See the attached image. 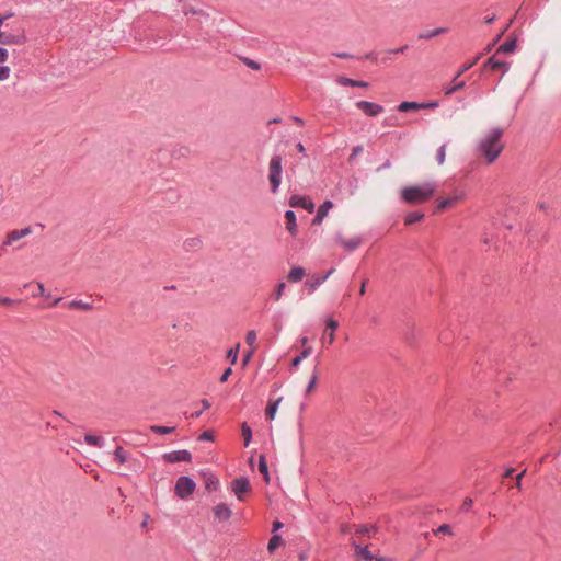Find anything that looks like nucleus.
<instances>
[{
  "instance_id": "nucleus-1",
  "label": "nucleus",
  "mask_w": 561,
  "mask_h": 561,
  "mask_svg": "<svg viewBox=\"0 0 561 561\" xmlns=\"http://www.w3.org/2000/svg\"><path fill=\"white\" fill-rule=\"evenodd\" d=\"M503 129L495 127L490 129L478 142V156L484 159L486 164L493 163L501 154L504 144L501 138Z\"/></svg>"
},
{
  "instance_id": "nucleus-2",
  "label": "nucleus",
  "mask_w": 561,
  "mask_h": 561,
  "mask_svg": "<svg viewBox=\"0 0 561 561\" xmlns=\"http://www.w3.org/2000/svg\"><path fill=\"white\" fill-rule=\"evenodd\" d=\"M436 185L426 182L421 185L405 186L401 190V198L407 204H422L427 202L435 193Z\"/></svg>"
},
{
  "instance_id": "nucleus-3",
  "label": "nucleus",
  "mask_w": 561,
  "mask_h": 561,
  "mask_svg": "<svg viewBox=\"0 0 561 561\" xmlns=\"http://www.w3.org/2000/svg\"><path fill=\"white\" fill-rule=\"evenodd\" d=\"M282 157L274 154L268 163V182L271 185V192L276 193L282 182Z\"/></svg>"
},
{
  "instance_id": "nucleus-4",
  "label": "nucleus",
  "mask_w": 561,
  "mask_h": 561,
  "mask_svg": "<svg viewBox=\"0 0 561 561\" xmlns=\"http://www.w3.org/2000/svg\"><path fill=\"white\" fill-rule=\"evenodd\" d=\"M525 476V470L517 471L516 469H507L501 479V486L512 490V489H522L524 486L523 479Z\"/></svg>"
},
{
  "instance_id": "nucleus-5",
  "label": "nucleus",
  "mask_w": 561,
  "mask_h": 561,
  "mask_svg": "<svg viewBox=\"0 0 561 561\" xmlns=\"http://www.w3.org/2000/svg\"><path fill=\"white\" fill-rule=\"evenodd\" d=\"M32 233V229L31 227H25L23 229H14V230H11L7 233L4 240H3V243L2 245L5 248V247H10L12 245L13 243L20 241L21 239L30 236Z\"/></svg>"
},
{
  "instance_id": "nucleus-6",
  "label": "nucleus",
  "mask_w": 561,
  "mask_h": 561,
  "mask_svg": "<svg viewBox=\"0 0 561 561\" xmlns=\"http://www.w3.org/2000/svg\"><path fill=\"white\" fill-rule=\"evenodd\" d=\"M465 199L463 192H456L447 198L439 199L437 203L436 210L444 211L448 208L455 207L458 203Z\"/></svg>"
},
{
  "instance_id": "nucleus-7",
  "label": "nucleus",
  "mask_w": 561,
  "mask_h": 561,
  "mask_svg": "<svg viewBox=\"0 0 561 561\" xmlns=\"http://www.w3.org/2000/svg\"><path fill=\"white\" fill-rule=\"evenodd\" d=\"M356 107L363 111L367 116L374 117L383 112V107L369 101H358Z\"/></svg>"
},
{
  "instance_id": "nucleus-8",
  "label": "nucleus",
  "mask_w": 561,
  "mask_h": 561,
  "mask_svg": "<svg viewBox=\"0 0 561 561\" xmlns=\"http://www.w3.org/2000/svg\"><path fill=\"white\" fill-rule=\"evenodd\" d=\"M339 328V322L334 320L333 318L328 319L327 325L322 335V343L323 344H333L335 341V330Z\"/></svg>"
},
{
  "instance_id": "nucleus-9",
  "label": "nucleus",
  "mask_w": 561,
  "mask_h": 561,
  "mask_svg": "<svg viewBox=\"0 0 561 561\" xmlns=\"http://www.w3.org/2000/svg\"><path fill=\"white\" fill-rule=\"evenodd\" d=\"M163 460L167 462H190L192 460V456L188 450H175L164 454Z\"/></svg>"
},
{
  "instance_id": "nucleus-10",
  "label": "nucleus",
  "mask_w": 561,
  "mask_h": 561,
  "mask_svg": "<svg viewBox=\"0 0 561 561\" xmlns=\"http://www.w3.org/2000/svg\"><path fill=\"white\" fill-rule=\"evenodd\" d=\"M289 205L291 207L305 208L309 213H312L314 210V204L310 199H308L307 197L300 196V195H293L289 198Z\"/></svg>"
},
{
  "instance_id": "nucleus-11",
  "label": "nucleus",
  "mask_w": 561,
  "mask_h": 561,
  "mask_svg": "<svg viewBox=\"0 0 561 561\" xmlns=\"http://www.w3.org/2000/svg\"><path fill=\"white\" fill-rule=\"evenodd\" d=\"M114 459L121 465L130 462L133 468H140L139 462L135 459H130L129 454L123 447L116 448V450L114 451Z\"/></svg>"
},
{
  "instance_id": "nucleus-12",
  "label": "nucleus",
  "mask_w": 561,
  "mask_h": 561,
  "mask_svg": "<svg viewBox=\"0 0 561 561\" xmlns=\"http://www.w3.org/2000/svg\"><path fill=\"white\" fill-rule=\"evenodd\" d=\"M215 518L219 522L228 520L231 516V510L227 504L220 503L214 507Z\"/></svg>"
},
{
  "instance_id": "nucleus-13",
  "label": "nucleus",
  "mask_w": 561,
  "mask_h": 561,
  "mask_svg": "<svg viewBox=\"0 0 561 561\" xmlns=\"http://www.w3.org/2000/svg\"><path fill=\"white\" fill-rule=\"evenodd\" d=\"M204 486L207 491L216 490L219 486L218 478L211 472H202Z\"/></svg>"
},
{
  "instance_id": "nucleus-14",
  "label": "nucleus",
  "mask_w": 561,
  "mask_h": 561,
  "mask_svg": "<svg viewBox=\"0 0 561 561\" xmlns=\"http://www.w3.org/2000/svg\"><path fill=\"white\" fill-rule=\"evenodd\" d=\"M332 207L333 203L331 201H325L322 205H320L317 215L312 220V224L320 225Z\"/></svg>"
},
{
  "instance_id": "nucleus-15",
  "label": "nucleus",
  "mask_w": 561,
  "mask_h": 561,
  "mask_svg": "<svg viewBox=\"0 0 561 561\" xmlns=\"http://www.w3.org/2000/svg\"><path fill=\"white\" fill-rule=\"evenodd\" d=\"M195 482L188 477H181L175 484V491H194Z\"/></svg>"
},
{
  "instance_id": "nucleus-16",
  "label": "nucleus",
  "mask_w": 561,
  "mask_h": 561,
  "mask_svg": "<svg viewBox=\"0 0 561 561\" xmlns=\"http://www.w3.org/2000/svg\"><path fill=\"white\" fill-rule=\"evenodd\" d=\"M283 398H278L276 400H270L267 403V407L265 409V416L268 421H273L276 416L279 403L282 402Z\"/></svg>"
},
{
  "instance_id": "nucleus-17",
  "label": "nucleus",
  "mask_w": 561,
  "mask_h": 561,
  "mask_svg": "<svg viewBox=\"0 0 561 561\" xmlns=\"http://www.w3.org/2000/svg\"><path fill=\"white\" fill-rule=\"evenodd\" d=\"M286 219V229L288 232L295 237L297 234V224H296V215L293 210H287L285 213Z\"/></svg>"
},
{
  "instance_id": "nucleus-18",
  "label": "nucleus",
  "mask_w": 561,
  "mask_h": 561,
  "mask_svg": "<svg viewBox=\"0 0 561 561\" xmlns=\"http://www.w3.org/2000/svg\"><path fill=\"white\" fill-rule=\"evenodd\" d=\"M337 242L348 251L355 250L360 244L359 238L345 239L342 236H337Z\"/></svg>"
},
{
  "instance_id": "nucleus-19",
  "label": "nucleus",
  "mask_w": 561,
  "mask_h": 561,
  "mask_svg": "<svg viewBox=\"0 0 561 561\" xmlns=\"http://www.w3.org/2000/svg\"><path fill=\"white\" fill-rule=\"evenodd\" d=\"M305 275H306L305 268L299 267V266L293 267L287 275V279L291 283H297V282H300Z\"/></svg>"
},
{
  "instance_id": "nucleus-20",
  "label": "nucleus",
  "mask_w": 561,
  "mask_h": 561,
  "mask_svg": "<svg viewBox=\"0 0 561 561\" xmlns=\"http://www.w3.org/2000/svg\"><path fill=\"white\" fill-rule=\"evenodd\" d=\"M249 488V480L244 477H240L232 481L231 491H248Z\"/></svg>"
},
{
  "instance_id": "nucleus-21",
  "label": "nucleus",
  "mask_w": 561,
  "mask_h": 561,
  "mask_svg": "<svg viewBox=\"0 0 561 561\" xmlns=\"http://www.w3.org/2000/svg\"><path fill=\"white\" fill-rule=\"evenodd\" d=\"M336 82L341 85H350V87H360V88H367L368 83L365 81H357L353 80L346 77H339L336 79Z\"/></svg>"
},
{
  "instance_id": "nucleus-22",
  "label": "nucleus",
  "mask_w": 561,
  "mask_h": 561,
  "mask_svg": "<svg viewBox=\"0 0 561 561\" xmlns=\"http://www.w3.org/2000/svg\"><path fill=\"white\" fill-rule=\"evenodd\" d=\"M447 32H448V28H446V27H437V28H434V30H432L430 32L421 33L419 35V38L420 39H430V38L436 37L438 35L445 34Z\"/></svg>"
},
{
  "instance_id": "nucleus-23",
  "label": "nucleus",
  "mask_w": 561,
  "mask_h": 561,
  "mask_svg": "<svg viewBox=\"0 0 561 561\" xmlns=\"http://www.w3.org/2000/svg\"><path fill=\"white\" fill-rule=\"evenodd\" d=\"M67 307L71 310L80 309V310L89 311L92 309V306L90 304L84 302L82 300H72V301L68 302Z\"/></svg>"
},
{
  "instance_id": "nucleus-24",
  "label": "nucleus",
  "mask_w": 561,
  "mask_h": 561,
  "mask_svg": "<svg viewBox=\"0 0 561 561\" xmlns=\"http://www.w3.org/2000/svg\"><path fill=\"white\" fill-rule=\"evenodd\" d=\"M398 110L400 112L417 111L421 110V105L417 102L404 101L399 104Z\"/></svg>"
},
{
  "instance_id": "nucleus-25",
  "label": "nucleus",
  "mask_w": 561,
  "mask_h": 561,
  "mask_svg": "<svg viewBox=\"0 0 561 561\" xmlns=\"http://www.w3.org/2000/svg\"><path fill=\"white\" fill-rule=\"evenodd\" d=\"M182 11L184 15H205L203 10L197 9L186 2L183 3Z\"/></svg>"
},
{
  "instance_id": "nucleus-26",
  "label": "nucleus",
  "mask_w": 561,
  "mask_h": 561,
  "mask_svg": "<svg viewBox=\"0 0 561 561\" xmlns=\"http://www.w3.org/2000/svg\"><path fill=\"white\" fill-rule=\"evenodd\" d=\"M282 545H283L282 537L279 535H273L268 541L267 549L272 553Z\"/></svg>"
},
{
  "instance_id": "nucleus-27",
  "label": "nucleus",
  "mask_w": 561,
  "mask_h": 561,
  "mask_svg": "<svg viewBox=\"0 0 561 561\" xmlns=\"http://www.w3.org/2000/svg\"><path fill=\"white\" fill-rule=\"evenodd\" d=\"M423 218H424V214L423 213L413 211V213H409L405 216L404 222H405V225H412L414 222H417V221L422 220Z\"/></svg>"
},
{
  "instance_id": "nucleus-28",
  "label": "nucleus",
  "mask_w": 561,
  "mask_h": 561,
  "mask_svg": "<svg viewBox=\"0 0 561 561\" xmlns=\"http://www.w3.org/2000/svg\"><path fill=\"white\" fill-rule=\"evenodd\" d=\"M488 65L491 67V69L493 70H497V69H504V71H507L508 70V67L505 62L503 61H499L493 57L489 58L488 60Z\"/></svg>"
},
{
  "instance_id": "nucleus-29",
  "label": "nucleus",
  "mask_w": 561,
  "mask_h": 561,
  "mask_svg": "<svg viewBox=\"0 0 561 561\" xmlns=\"http://www.w3.org/2000/svg\"><path fill=\"white\" fill-rule=\"evenodd\" d=\"M240 343H237L234 347L230 348L227 352V359L230 360L232 365L237 363L238 354H239Z\"/></svg>"
},
{
  "instance_id": "nucleus-30",
  "label": "nucleus",
  "mask_w": 561,
  "mask_h": 561,
  "mask_svg": "<svg viewBox=\"0 0 561 561\" xmlns=\"http://www.w3.org/2000/svg\"><path fill=\"white\" fill-rule=\"evenodd\" d=\"M241 432H242V436L244 438V446H249L250 442H251V438H252V431L250 428V426L247 424V423H243L241 425Z\"/></svg>"
},
{
  "instance_id": "nucleus-31",
  "label": "nucleus",
  "mask_w": 561,
  "mask_h": 561,
  "mask_svg": "<svg viewBox=\"0 0 561 561\" xmlns=\"http://www.w3.org/2000/svg\"><path fill=\"white\" fill-rule=\"evenodd\" d=\"M150 430L157 434H170L175 431L174 426H160V425H152Z\"/></svg>"
},
{
  "instance_id": "nucleus-32",
  "label": "nucleus",
  "mask_w": 561,
  "mask_h": 561,
  "mask_svg": "<svg viewBox=\"0 0 561 561\" xmlns=\"http://www.w3.org/2000/svg\"><path fill=\"white\" fill-rule=\"evenodd\" d=\"M84 440L92 446L101 447L103 444V438L100 436L88 434L84 437Z\"/></svg>"
},
{
  "instance_id": "nucleus-33",
  "label": "nucleus",
  "mask_w": 561,
  "mask_h": 561,
  "mask_svg": "<svg viewBox=\"0 0 561 561\" xmlns=\"http://www.w3.org/2000/svg\"><path fill=\"white\" fill-rule=\"evenodd\" d=\"M245 342L250 346V350H256V332L251 330L247 333Z\"/></svg>"
},
{
  "instance_id": "nucleus-34",
  "label": "nucleus",
  "mask_w": 561,
  "mask_h": 561,
  "mask_svg": "<svg viewBox=\"0 0 561 561\" xmlns=\"http://www.w3.org/2000/svg\"><path fill=\"white\" fill-rule=\"evenodd\" d=\"M356 552L360 554L365 560L371 561L374 559V556L369 552L367 548H362L360 546L353 543Z\"/></svg>"
},
{
  "instance_id": "nucleus-35",
  "label": "nucleus",
  "mask_w": 561,
  "mask_h": 561,
  "mask_svg": "<svg viewBox=\"0 0 561 561\" xmlns=\"http://www.w3.org/2000/svg\"><path fill=\"white\" fill-rule=\"evenodd\" d=\"M463 87H465V81H457V79L455 78L454 84L450 88L446 89L445 95L449 96L453 93H455L456 91L462 89Z\"/></svg>"
},
{
  "instance_id": "nucleus-36",
  "label": "nucleus",
  "mask_w": 561,
  "mask_h": 561,
  "mask_svg": "<svg viewBox=\"0 0 561 561\" xmlns=\"http://www.w3.org/2000/svg\"><path fill=\"white\" fill-rule=\"evenodd\" d=\"M311 352H312V347H306V348H304V351L300 353V355H299V356H297L296 358H294V360H293V366H294V367H297V366L300 364V362H301L302 359H305V358H307L308 356H310Z\"/></svg>"
},
{
  "instance_id": "nucleus-37",
  "label": "nucleus",
  "mask_w": 561,
  "mask_h": 561,
  "mask_svg": "<svg viewBox=\"0 0 561 561\" xmlns=\"http://www.w3.org/2000/svg\"><path fill=\"white\" fill-rule=\"evenodd\" d=\"M286 288V284L285 283H279L276 288L274 289L273 294H272V297L275 301H279L282 299V296L284 294V290Z\"/></svg>"
},
{
  "instance_id": "nucleus-38",
  "label": "nucleus",
  "mask_w": 561,
  "mask_h": 561,
  "mask_svg": "<svg viewBox=\"0 0 561 561\" xmlns=\"http://www.w3.org/2000/svg\"><path fill=\"white\" fill-rule=\"evenodd\" d=\"M516 47V42L515 41H511V42H507V43H504L503 45H501L497 49V53L500 51H503V53H512L514 51Z\"/></svg>"
},
{
  "instance_id": "nucleus-39",
  "label": "nucleus",
  "mask_w": 561,
  "mask_h": 561,
  "mask_svg": "<svg viewBox=\"0 0 561 561\" xmlns=\"http://www.w3.org/2000/svg\"><path fill=\"white\" fill-rule=\"evenodd\" d=\"M317 381H318V374L314 373L312 375L309 383L306 387V394H310V393H312L316 390Z\"/></svg>"
},
{
  "instance_id": "nucleus-40",
  "label": "nucleus",
  "mask_w": 561,
  "mask_h": 561,
  "mask_svg": "<svg viewBox=\"0 0 561 561\" xmlns=\"http://www.w3.org/2000/svg\"><path fill=\"white\" fill-rule=\"evenodd\" d=\"M446 158V145L439 147L436 153V161L439 165H443Z\"/></svg>"
},
{
  "instance_id": "nucleus-41",
  "label": "nucleus",
  "mask_w": 561,
  "mask_h": 561,
  "mask_svg": "<svg viewBox=\"0 0 561 561\" xmlns=\"http://www.w3.org/2000/svg\"><path fill=\"white\" fill-rule=\"evenodd\" d=\"M259 471L264 476L266 480L268 479L267 465L263 456H261L259 460Z\"/></svg>"
},
{
  "instance_id": "nucleus-42",
  "label": "nucleus",
  "mask_w": 561,
  "mask_h": 561,
  "mask_svg": "<svg viewBox=\"0 0 561 561\" xmlns=\"http://www.w3.org/2000/svg\"><path fill=\"white\" fill-rule=\"evenodd\" d=\"M3 44H21L22 39L19 36L9 35L3 37L2 42Z\"/></svg>"
},
{
  "instance_id": "nucleus-43",
  "label": "nucleus",
  "mask_w": 561,
  "mask_h": 561,
  "mask_svg": "<svg viewBox=\"0 0 561 561\" xmlns=\"http://www.w3.org/2000/svg\"><path fill=\"white\" fill-rule=\"evenodd\" d=\"M438 534H446V535H449L451 536L453 535V531H451V528L449 525L447 524H443L440 525L436 530H435V535H438Z\"/></svg>"
},
{
  "instance_id": "nucleus-44",
  "label": "nucleus",
  "mask_w": 561,
  "mask_h": 561,
  "mask_svg": "<svg viewBox=\"0 0 561 561\" xmlns=\"http://www.w3.org/2000/svg\"><path fill=\"white\" fill-rule=\"evenodd\" d=\"M10 76V68L7 66H0V80H7Z\"/></svg>"
},
{
  "instance_id": "nucleus-45",
  "label": "nucleus",
  "mask_w": 561,
  "mask_h": 561,
  "mask_svg": "<svg viewBox=\"0 0 561 561\" xmlns=\"http://www.w3.org/2000/svg\"><path fill=\"white\" fill-rule=\"evenodd\" d=\"M478 57L474 58V60L468 65H465L462 66V68L458 71V73L456 75V79H458L463 72H466L467 70H469L477 61H478Z\"/></svg>"
},
{
  "instance_id": "nucleus-46",
  "label": "nucleus",
  "mask_w": 561,
  "mask_h": 561,
  "mask_svg": "<svg viewBox=\"0 0 561 561\" xmlns=\"http://www.w3.org/2000/svg\"><path fill=\"white\" fill-rule=\"evenodd\" d=\"M213 439H214L213 433L209 431L202 433L198 437V440H213Z\"/></svg>"
},
{
  "instance_id": "nucleus-47",
  "label": "nucleus",
  "mask_w": 561,
  "mask_h": 561,
  "mask_svg": "<svg viewBox=\"0 0 561 561\" xmlns=\"http://www.w3.org/2000/svg\"><path fill=\"white\" fill-rule=\"evenodd\" d=\"M254 352H255L254 350H250V351L244 355V357H243V359H242V366H247V365H248V363L250 362V359H251V357L253 356Z\"/></svg>"
},
{
  "instance_id": "nucleus-48",
  "label": "nucleus",
  "mask_w": 561,
  "mask_h": 561,
  "mask_svg": "<svg viewBox=\"0 0 561 561\" xmlns=\"http://www.w3.org/2000/svg\"><path fill=\"white\" fill-rule=\"evenodd\" d=\"M421 110L435 108L438 106V102L420 103Z\"/></svg>"
},
{
  "instance_id": "nucleus-49",
  "label": "nucleus",
  "mask_w": 561,
  "mask_h": 561,
  "mask_svg": "<svg viewBox=\"0 0 561 561\" xmlns=\"http://www.w3.org/2000/svg\"><path fill=\"white\" fill-rule=\"evenodd\" d=\"M231 374H232V369H231L230 367H229V368H227V369L224 371V374L221 375V377H220V381H221V382H226V381L228 380V378H229V376H230Z\"/></svg>"
},
{
  "instance_id": "nucleus-50",
  "label": "nucleus",
  "mask_w": 561,
  "mask_h": 561,
  "mask_svg": "<svg viewBox=\"0 0 561 561\" xmlns=\"http://www.w3.org/2000/svg\"><path fill=\"white\" fill-rule=\"evenodd\" d=\"M37 288H38V295L48 297V295L46 294V289L42 283H37ZM33 296H37V294H33Z\"/></svg>"
},
{
  "instance_id": "nucleus-51",
  "label": "nucleus",
  "mask_w": 561,
  "mask_h": 561,
  "mask_svg": "<svg viewBox=\"0 0 561 561\" xmlns=\"http://www.w3.org/2000/svg\"><path fill=\"white\" fill-rule=\"evenodd\" d=\"M408 48V45H404L400 48H396V49H388L386 51V54L390 55V54H398V53H403L405 49Z\"/></svg>"
},
{
  "instance_id": "nucleus-52",
  "label": "nucleus",
  "mask_w": 561,
  "mask_h": 561,
  "mask_svg": "<svg viewBox=\"0 0 561 561\" xmlns=\"http://www.w3.org/2000/svg\"><path fill=\"white\" fill-rule=\"evenodd\" d=\"M8 58V50L0 47V62H4Z\"/></svg>"
},
{
  "instance_id": "nucleus-53",
  "label": "nucleus",
  "mask_w": 561,
  "mask_h": 561,
  "mask_svg": "<svg viewBox=\"0 0 561 561\" xmlns=\"http://www.w3.org/2000/svg\"><path fill=\"white\" fill-rule=\"evenodd\" d=\"M472 505V500L470 497H467L465 501H463V504H462V511H468Z\"/></svg>"
},
{
  "instance_id": "nucleus-54",
  "label": "nucleus",
  "mask_w": 561,
  "mask_h": 561,
  "mask_svg": "<svg viewBox=\"0 0 561 561\" xmlns=\"http://www.w3.org/2000/svg\"><path fill=\"white\" fill-rule=\"evenodd\" d=\"M356 533L357 534H367V533H369V529L366 526H357Z\"/></svg>"
},
{
  "instance_id": "nucleus-55",
  "label": "nucleus",
  "mask_w": 561,
  "mask_h": 561,
  "mask_svg": "<svg viewBox=\"0 0 561 561\" xmlns=\"http://www.w3.org/2000/svg\"><path fill=\"white\" fill-rule=\"evenodd\" d=\"M13 301L8 297L0 298V305H11Z\"/></svg>"
},
{
  "instance_id": "nucleus-56",
  "label": "nucleus",
  "mask_w": 561,
  "mask_h": 561,
  "mask_svg": "<svg viewBox=\"0 0 561 561\" xmlns=\"http://www.w3.org/2000/svg\"><path fill=\"white\" fill-rule=\"evenodd\" d=\"M283 527V523L278 522V520H275L273 523V531H276L278 529H280Z\"/></svg>"
},
{
  "instance_id": "nucleus-57",
  "label": "nucleus",
  "mask_w": 561,
  "mask_h": 561,
  "mask_svg": "<svg viewBox=\"0 0 561 561\" xmlns=\"http://www.w3.org/2000/svg\"><path fill=\"white\" fill-rule=\"evenodd\" d=\"M366 282H367L366 279L363 280L360 288H359V295H362V296L365 295V293H366Z\"/></svg>"
},
{
  "instance_id": "nucleus-58",
  "label": "nucleus",
  "mask_w": 561,
  "mask_h": 561,
  "mask_svg": "<svg viewBox=\"0 0 561 561\" xmlns=\"http://www.w3.org/2000/svg\"><path fill=\"white\" fill-rule=\"evenodd\" d=\"M291 119H293L296 124H298V125H300V126H302V125H304V121H302L300 117L293 116V117H291Z\"/></svg>"
},
{
  "instance_id": "nucleus-59",
  "label": "nucleus",
  "mask_w": 561,
  "mask_h": 561,
  "mask_svg": "<svg viewBox=\"0 0 561 561\" xmlns=\"http://www.w3.org/2000/svg\"><path fill=\"white\" fill-rule=\"evenodd\" d=\"M187 243H190L191 245H199L201 240L199 239H191L187 241Z\"/></svg>"
},
{
  "instance_id": "nucleus-60",
  "label": "nucleus",
  "mask_w": 561,
  "mask_h": 561,
  "mask_svg": "<svg viewBox=\"0 0 561 561\" xmlns=\"http://www.w3.org/2000/svg\"><path fill=\"white\" fill-rule=\"evenodd\" d=\"M300 343H301V346L304 348L308 347L307 344H308V337L304 336L300 339Z\"/></svg>"
},
{
  "instance_id": "nucleus-61",
  "label": "nucleus",
  "mask_w": 561,
  "mask_h": 561,
  "mask_svg": "<svg viewBox=\"0 0 561 561\" xmlns=\"http://www.w3.org/2000/svg\"><path fill=\"white\" fill-rule=\"evenodd\" d=\"M248 65H249L252 69H256V70H257V69H260V65H259L257 62H255V61H250Z\"/></svg>"
},
{
  "instance_id": "nucleus-62",
  "label": "nucleus",
  "mask_w": 561,
  "mask_h": 561,
  "mask_svg": "<svg viewBox=\"0 0 561 561\" xmlns=\"http://www.w3.org/2000/svg\"><path fill=\"white\" fill-rule=\"evenodd\" d=\"M202 405H203V408H204V409H209V408H210V403H209V401H208V400H206V399H203V400H202Z\"/></svg>"
},
{
  "instance_id": "nucleus-63",
  "label": "nucleus",
  "mask_w": 561,
  "mask_h": 561,
  "mask_svg": "<svg viewBox=\"0 0 561 561\" xmlns=\"http://www.w3.org/2000/svg\"><path fill=\"white\" fill-rule=\"evenodd\" d=\"M362 151V147L357 146L353 148L352 157L358 154Z\"/></svg>"
},
{
  "instance_id": "nucleus-64",
  "label": "nucleus",
  "mask_w": 561,
  "mask_h": 561,
  "mask_svg": "<svg viewBox=\"0 0 561 561\" xmlns=\"http://www.w3.org/2000/svg\"><path fill=\"white\" fill-rule=\"evenodd\" d=\"M296 148H297V150H298L299 152H305V147H304V145H302L301 142H298V144L296 145Z\"/></svg>"
}]
</instances>
